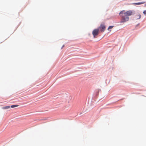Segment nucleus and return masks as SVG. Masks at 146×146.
<instances>
[{"instance_id":"1","label":"nucleus","mask_w":146,"mask_h":146,"mask_svg":"<svg viewBox=\"0 0 146 146\" xmlns=\"http://www.w3.org/2000/svg\"><path fill=\"white\" fill-rule=\"evenodd\" d=\"M123 12H124V10L121 11L119 13V15L121 18L120 21V23H125L128 21L129 20V17L126 15L125 14L124 15Z\"/></svg>"},{"instance_id":"2","label":"nucleus","mask_w":146,"mask_h":146,"mask_svg":"<svg viewBox=\"0 0 146 146\" xmlns=\"http://www.w3.org/2000/svg\"><path fill=\"white\" fill-rule=\"evenodd\" d=\"M124 15H126L128 17L129 16H131L134 14V11H133L129 10L127 11H124L123 12Z\"/></svg>"},{"instance_id":"3","label":"nucleus","mask_w":146,"mask_h":146,"mask_svg":"<svg viewBox=\"0 0 146 146\" xmlns=\"http://www.w3.org/2000/svg\"><path fill=\"white\" fill-rule=\"evenodd\" d=\"M99 30L102 32H104L106 29V27L104 24H101L99 27Z\"/></svg>"},{"instance_id":"4","label":"nucleus","mask_w":146,"mask_h":146,"mask_svg":"<svg viewBox=\"0 0 146 146\" xmlns=\"http://www.w3.org/2000/svg\"><path fill=\"white\" fill-rule=\"evenodd\" d=\"M99 30L98 29H94L92 31V34L93 35L94 38H95V36H97L99 34Z\"/></svg>"},{"instance_id":"5","label":"nucleus","mask_w":146,"mask_h":146,"mask_svg":"<svg viewBox=\"0 0 146 146\" xmlns=\"http://www.w3.org/2000/svg\"><path fill=\"white\" fill-rule=\"evenodd\" d=\"M145 2H139L137 3H133V4L136 5H140L141 4H143L145 3Z\"/></svg>"},{"instance_id":"6","label":"nucleus","mask_w":146,"mask_h":146,"mask_svg":"<svg viewBox=\"0 0 146 146\" xmlns=\"http://www.w3.org/2000/svg\"><path fill=\"white\" fill-rule=\"evenodd\" d=\"M136 19H139L141 18V15L140 14L137 15H136Z\"/></svg>"},{"instance_id":"7","label":"nucleus","mask_w":146,"mask_h":146,"mask_svg":"<svg viewBox=\"0 0 146 146\" xmlns=\"http://www.w3.org/2000/svg\"><path fill=\"white\" fill-rule=\"evenodd\" d=\"M10 106H7L3 107L2 108L3 109H8L10 108Z\"/></svg>"},{"instance_id":"8","label":"nucleus","mask_w":146,"mask_h":146,"mask_svg":"<svg viewBox=\"0 0 146 146\" xmlns=\"http://www.w3.org/2000/svg\"><path fill=\"white\" fill-rule=\"evenodd\" d=\"M18 105H13L11 106V107L12 108H15L16 107H18Z\"/></svg>"},{"instance_id":"9","label":"nucleus","mask_w":146,"mask_h":146,"mask_svg":"<svg viewBox=\"0 0 146 146\" xmlns=\"http://www.w3.org/2000/svg\"><path fill=\"white\" fill-rule=\"evenodd\" d=\"M113 27V26H109L108 28V30H109L110 29H112Z\"/></svg>"},{"instance_id":"10","label":"nucleus","mask_w":146,"mask_h":146,"mask_svg":"<svg viewBox=\"0 0 146 146\" xmlns=\"http://www.w3.org/2000/svg\"><path fill=\"white\" fill-rule=\"evenodd\" d=\"M143 13L145 15L146 14V10L143 11Z\"/></svg>"},{"instance_id":"11","label":"nucleus","mask_w":146,"mask_h":146,"mask_svg":"<svg viewBox=\"0 0 146 146\" xmlns=\"http://www.w3.org/2000/svg\"><path fill=\"white\" fill-rule=\"evenodd\" d=\"M101 90L100 89H98V92H99Z\"/></svg>"},{"instance_id":"12","label":"nucleus","mask_w":146,"mask_h":146,"mask_svg":"<svg viewBox=\"0 0 146 146\" xmlns=\"http://www.w3.org/2000/svg\"><path fill=\"white\" fill-rule=\"evenodd\" d=\"M64 46V45H63L62 47V48Z\"/></svg>"},{"instance_id":"13","label":"nucleus","mask_w":146,"mask_h":146,"mask_svg":"<svg viewBox=\"0 0 146 146\" xmlns=\"http://www.w3.org/2000/svg\"><path fill=\"white\" fill-rule=\"evenodd\" d=\"M145 5H146V4H145Z\"/></svg>"}]
</instances>
